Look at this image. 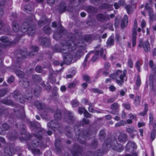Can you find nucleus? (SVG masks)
<instances>
[{
  "label": "nucleus",
  "instance_id": "obj_18",
  "mask_svg": "<svg viewBox=\"0 0 156 156\" xmlns=\"http://www.w3.org/2000/svg\"><path fill=\"white\" fill-rule=\"evenodd\" d=\"M137 28V25L134 24L133 30L132 33V45L133 47H135L136 44V37L137 34L136 31Z\"/></svg>",
  "mask_w": 156,
  "mask_h": 156
},
{
  "label": "nucleus",
  "instance_id": "obj_59",
  "mask_svg": "<svg viewBox=\"0 0 156 156\" xmlns=\"http://www.w3.org/2000/svg\"><path fill=\"white\" fill-rule=\"evenodd\" d=\"M104 153L102 150L96 151L94 153L93 156H102Z\"/></svg>",
  "mask_w": 156,
  "mask_h": 156
},
{
  "label": "nucleus",
  "instance_id": "obj_1",
  "mask_svg": "<svg viewBox=\"0 0 156 156\" xmlns=\"http://www.w3.org/2000/svg\"><path fill=\"white\" fill-rule=\"evenodd\" d=\"M31 18L29 22L26 21L23 23L21 27V31L22 32H27V34L30 36H33L35 33L36 26L34 24H30L28 23L32 21Z\"/></svg>",
  "mask_w": 156,
  "mask_h": 156
},
{
  "label": "nucleus",
  "instance_id": "obj_32",
  "mask_svg": "<svg viewBox=\"0 0 156 156\" xmlns=\"http://www.w3.org/2000/svg\"><path fill=\"white\" fill-rule=\"evenodd\" d=\"M87 11L89 13H95L98 12V9L92 6H88L86 8Z\"/></svg>",
  "mask_w": 156,
  "mask_h": 156
},
{
  "label": "nucleus",
  "instance_id": "obj_63",
  "mask_svg": "<svg viewBox=\"0 0 156 156\" xmlns=\"http://www.w3.org/2000/svg\"><path fill=\"white\" fill-rule=\"evenodd\" d=\"M8 90L6 88H4L0 90V97L5 95L8 92Z\"/></svg>",
  "mask_w": 156,
  "mask_h": 156
},
{
  "label": "nucleus",
  "instance_id": "obj_12",
  "mask_svg": "<svg viewBox=\"0 0 156 156\" xmlns=\"http://www.w3.org/2000/svg\"><path fill=\"white\" fill-rule=\"evenodd\" d=\"M96 130L95 127L90 126L89 128V130H84L82 131V136L83 138L86 139L89 136L92 134V132H96Z\"/></svg>",
  "mask_w": 156,
  "mask_h": 156
},
{
  "label": "nucleus",
  "instance_id": "obj_13",
  "mask_svg": "<svg viewBox=\"0 0 156 156\" xmlns=\"http://www.w3.org/2000/svg\"><path fill=\"white\" fill-rule=\"evenodd\" d=\"M80 126H84L83 123H82L81 122H77L74 126L76 136L77 139H79L81 134V131L79 128V127Z\"/></svg>",
  "mask_w": 156,
  "mask_h": 156
},
{
  "label": "nucleus",
  "instance_id": "obj_24",
  "mask_svg": "<svg viewBox=\"0 0 156 156\" xmlns=\"http://www.w3.org/2000/svg\"><path fill=\"white\" fill-rule=\"evenodd\" d=\"M138 46L140 47H143L145 51L147 52L149 50L150 45L149 42L147 41L144 42H140L138 45Z\"/></svg>",
  "mask_w": 156,
  "mask_h": 156
},
{
  "label": "nucleus",
  "instance_id": "obj_39",
  "mask_svg": "<svg viewBox=\"0 0 156 156\" xmlns=\"http://www.w3.org/2000/svg\"><path fill=\"white\" fill-rule=\"evenodd\" d=\"M34 106L39 110H43L45 107V105L44 103H41L38 101H36L34 103Z\"/></svg>",
  "mask_w": 156,
  "mask_h": 156
},
{
  "label": "nucleus",
  "instance_id": "obj_19",
  "mask_svg": "<svg viewBox=\"0 0 156 156\" xmlns=\"http://www.w3.org/2000/svg\"><path fill=\"white\" fill-rule=\"evenodd\" d=\"M19 81L20 85H22L25 88H27L30 86V83L29 79L27 77H23Z\"/></svg>",
  "mask_w": 156,
  "mask_h": 156
},
{
  "label": "nucleus",
  "instance_id": "obj_50",
  "mask_svg": "<svg viewBox=\"0 0 156 156\" xmlns=\"http://www.w3.org/2000/svg\"><path fill=\"white\" fill-rule=\"evenodd\" d=\"M2 103L7 105H11L12 106L15 105V104L13 101L10 99H4L2 100Z\"/></svg>",
  "mask_w": 156,
  "mask_h": 156
},
{
  "label": "nucleus",
  "instance_id": "obj_40",
  "mask_svg": "<svg viewBox=\"0 0 156 156\" xmlns=\"http://www.w3.org/2000/svg\"><path fill=\"white\" fill-rule=\"evenodd\" d=\"M54 116L56 120H59L62 118V112L61 110L59 109L57 110L54 115Z\"/></svg>",
  "mask_w": 156,
  "mask_h": 156
},
{
  "label": "nucleus",
  "instance_id": "obj_42",
  "mask_svg": "<svg viewBox=\"0 0 156 156\" xmlns=\"http://www.w3.org/2000/svg\"><path fill=\"white\" fill-rule=\"evenodd\" d=\"M32 79L35 83H38L42 80L41 77L38 75H34L32 76Z\"/></svg>",
  "mask_w": 156,
  "mask_h": 156
},
{
  "label": "nucleus",
  "instance_id": "obj_58",
  "mask_svg": "<svg viewBox=\"0 0 156 156\" xmlns=\"http://www.w3.org/2000/svg\"><path fill=\"white\" fill-rule=\"evenodd\" d=\"M114 39L112 37L110 36L108 40L107 44L108 46H112L114 44Z\"/></svg>",
  "mask_w": 156,
  "mask_h": 156
},
{
  "label": "nucleus",
  "instance_id": "obj_48",
  "mask_svg": "<svg viewBox=\"0 0 156 156\" xmlns=\"http://www.w3.org/2000/svg\"><path fill=\"white\" fill-rule=\"evenodd\" d=\"M66 131V135L68 137L71 138L73 136L72 131H71V128L69 126H66L65 128Z\"/></svg>",
  "mask_w": 156,
  "mask_h": 156
},
{
  "label": "nucleus",
  "instance_id": "obj_45",
  "mask_svg": "<svg viewBox=\"0 0 156 156\" xmlns=\"http://www.w3.org/2000/svg\"><path fill=\"white\" fill-rule=\"evenodd\" d=\"M41 92V87L38 86H37L34 90V93L35 97H38L40 95Z\"/></svg>",
  "mask_w": 156,
  "mask_h": 156
},
{
  "label": "nucleus",
  "instance_id": "obj_53",
  "mask_svg": "<svg viewBox=\"0 0 156 156\" xmlns=\"http://www.w3.org/2000/svg\"><path fill=\"white\" fill-rule=\"evenodd\" d=\"M43 30L44 32L48 34H50L51 32V28L48 26L44 27L43 28Z\"/></svg>",
  "mask_w": 156,
  "mask_h": 156
},
{
  "label": "nucleus",
  "instance_id": "obj_60",
  "mask_svg": "<svg viewBox=\"0 0 156 156\" xmlns=\"http://www.w3.org/2000/svg\"><path fill=\"white\" fill-rule=\"evenodd\" d=\"M145 108L144 112H142L140 113V115L144 116L146 115L147 114V112L148 111V105L147 104H145L144 105Z\"/></svg>",
  "mask_w": 156,
  "mask_h": 156
},
{
  "label": "nucleus",
  "instance_id": "obj_49",
  "mask_svg": "<svg viewBox=\"0 0 156 156\" xmlns=\"http://www.w3.org/2000/svg\"><path fill=\"white\" fill-rule=\"evenodd\" d=\"M85 0H69L70 4L74 6H77L81 3L84 2Z\"/></svg>",
  "mask_w": 156,
  "mask_h": 156
},
{
  "label": "nucleus",
  "instance_id": "obj_46",
  "mask_svg": "<svg viewBox=\"0 0 156 156\" xmlns=\"http://www.w3.org/2000/svg\"><path fill=\"white\" fill-rule=\"evenodd\" d=\"M154 76L153 74H151L149 76V84L152 87V89L154 92H155V90L154 89Z\"/></svg>",
  "mask_w": 156,
  "mask_h": 156
},
{
  "label": "nucleus",
  "instance_id": "obj_7",
  "mask_svg": "<svg viewBox=\"0 0 156 156\" xmlns=\"http://www.w3.org/2000/svg\"><path fill=\"white\" fill-rule=\"evenodd\" d=\"M22 37V35H20L19 37L15 39L12 41H10L8 37L5 36H2L0 38V41L4 43H7V45H13L18 42L19 41L20 38Z\"/></svg>",
  "mask_w": 156,
  "mask_h": 156
},
{
  "label": "nucleus",
  "instance_id": "obj_31",
  "mask_svg": "<svg viewBox=\"0 0 156 156\" xmlns=\"http://www.w3.org/2000/svg\"><path fill=\"white\" fill-rule=\"evenodd\" d=\"M112 148L113 149L117 151L118 152H121L123 149L122 145L121 144H119L116 141V143H115Z\"/></svg>",
  "mask_w": 156,
  "mask_h": 156
},
{
  "label": "nucleus",
  "instance_id": "obj_27",
  "mask_svg": "<svg viewBox=\"0 0 156 156\" xmlns=\"http://www.w3.org/2000/svg\"><path fill=\"white\" fill-rule=\"evenodd\" d=\"M23 61L16 59L11 66V69L13 70H17V69L20 68L21 66V63Z\"/></svg>",
  "mask_w": 156,
  "mask_h": 156
},
{
  "label": "nucleus",
  "instance_id": "obj_62",
  "mask_svg": "<svg viewBox=\"0 0 156 156\" xmlns=\"http://www.w3.org/2000/svg\"><path fill=\"white\" fill-rule=\"evenodd\" d=\"M119 105L117 103H114L111 106V108L113 110L116 111L119 108Z\"/></svg>",
  "mask_w": 156,
  "mask_h": 156
},
{
  "label": "nucleus",
  "instance_id": "obj_43",
  "mask_svg": "<svg viewBox=\"0 0 156 156\" xmlns=\"http://www.w3.org/2000/svg\"><path fill=\"white\" fill-rule=\"evenodd\" d=\"M13 71L16 73V75L20 78H22L24 77L25 75L24 72L21 70L19 69L15 70Z\"/></svg>",
  "mask_w": 156,
  "mask_h": 156
},
{
  "label": "nucleus",
  "instance_id": "obj_16",
  "mask_svg": "<svg viewBox=\"0 0 156 156\" xmlns=\"http://www.w3.org/2000/svg\"><path fill=\"white\" fill-rule=\"evenodd\" d=\"M57 10L60 13L66 11L67 10V6L66 3L64 2H61L58 5Z\"/></svg>",
  "mask_w": 156,
  "mask_h": 156
},
{
  "label": "nucleus",
  "instance_id": "obj_47",
  "mask_svg": "<svg viewBox=\"0 0 156 156\" xmlns=\"http://www.w3.org/2000/svg\"><path fill=\"white\" fill-rule=\"evenodd\" d=\"M106 136V134L105 130H101L99 133V138L101 141H104Z\"/></svg>",
  "mask_w": 156,
  "mask_h": 156
},
{
  "label": "nucleus",
  "instance_id": "obj_20",
  "mask_svg": "<svg viewBox=\"0 0 156 156\" xmlns=\"http://www.w3.org/2000/svg\"><path fill=\"white\" fill-rule=\"evenodd\" d=\"M50 22V19H48L45 16H44L42 19L38 21V23L39 26L42 27L44 24H49Z\"/></svg>",
  "mask_w": 156,
  "mask_h": 156
},
{
  "label": "nucleus",
  "instance_id": "obj_54",
  "mask_svg": "<svg viewBox=\"0 0 156 156\" xmlns=\"http://www.w3.org/2000/svg\"><path fill=\"white\" fill-rule=\"evenodd\" d=\"M83 51L82 50H77L75 56L77 59L80 58L83 54Z\"/></svg>",
  "mask_w": 156,
  "mask_h": 156
},
{
  "label": "nucleus",
  "instance_id": "obj_8",
  "mask_svg": "<svg viewBox=\"0 0 156 156\" xmlns=\"http://www.w3.org/2000/svg\"><path fill=\"white\" fill-rule=\"evenodd\" d=\"M82 148L75 144L73 145L71 151L74 156H83L80 152Z\"/></svg>",
  "mask_w": 156,
  "mask_h": 156
},
{
  "label": "nucleus",
  "instance_id": "obj_57",
  "mask_svg": "<svg viewBox=\"0 0 156 156\" xmlns=\"http://www.w3.org/2000/svg\"><path fill=\"white\" fill-rule=\"evenodd\" d=\"M68 116L69 119L72 122H73L75 121V119L72 113L71 112H68Z\"/></svg>",
  "mask_w": 156,
  "mask_h": 156
},
{
  "label": "nucleus",
  "instance_id": "obj_51",
  "mask_svg": "<svg viewBox=\"0 0 156 156\" xmlns=\"http://www.w3.org/2000/svg\"><path fill=\"white\" fill-rule=\"evenodd\" d=\"M77 47L84 50L86 48V44L82 41H79L77 43Z\"/></svg>",
  "mask_w": 156,
  "mask_h": 156
},
{
  "label": "nucleus",
  "instance_id": "obj_30",
  "mask_svg": "<svg viewBox=\"0 0 156 156\" xmlns=\"http://www.w3.org/2000/svg\"><path fill=\"white\" fill-rule=\"evenodd\" d=\"M57 88L56 87H54L53 88L51 96L55 101H58V94L57 91Z\"/></svg>",
  "mask_w": 156,
  "mask_h": 156
},
{
  "label": "nucleus",
  "instance_id": "obj_29",
  "mask_svg": "<svg viewBox=\"0 0 156 156\" xmlns=\"http://www.w3.org/2000/svg\"><path fill=\"white\" fill-rule=\"evenodd\" d=\"M148 5V4L147 3L145 5V7L149 13L150 19L151 20H153L154 17V16L153 14V11L152 10V8Z\"/></svg>",
  "mask_w": 156,
  "mask_h": 156
},
{
  "label": "nucleus",
  "instance_id": "obj_9",
  "mask_svg": "<svg viewBox=\"0 0 156 156\" xmlns=\"http://www.w3.org/2000/svg\"><path fill=\"white\" fill-rule=\"evenodd\" d=\"M30 126L36 132H41L43 131V129L41 127L39 123L37 122L32 121L30 122Z\"/></svg>",
  "mask_w": 156,
  "mask_h": 156
},
{
  "label": "nucleus",
  "instance_id": "obj_11",
  "mask_svg": "<svg viewBox=\"0 0 156 156\" xmlns=\"http://www.w3.org/2000/svg\"><path fill=\"white\" fill-rule=\"evenodd\" d=\"M57 120H52L47 124L48 127L51 129L55 131L56 129H58L61 127V126L56 122Z\"/></svg>",
  "mask_w": 156,
  "mask_h": 156
},
{
  "label": "nucleus",
  "instance_id": "obj_17",
  "mask_svg": "<svg viewBox=\"0 0 156 156\" xmlns=\"http://www.w3.org/2000/svg\"><path fill=\"white\" fill-rule=\"evenodd\" d=\"M115 143H116V139L114 135L108 138L105 141V143L107 146L110 145L112 147Z\"/></svg>",
  "mask_w": 156,
  "mask_h": 156
},
{
  "label": "nucleus",
  "instance_id": "obj_61",
  "mask_svg": "<svg viewBox=\"0 0 156 156\" xmlns=\"http://www.w3.org/2000/svg\"><path fill=\"white\" fill-rule=\"evenodd\" d=\"M156 125V124H155L153 126L154 129L152 130V131L151 135V138L152 140H153L155 138L156 130L155 128Z\"/></svg>",
  "mask_w": 156,
  "mask_h": 156
},
{
  "label": "nucleus",
  "instance_id": "obj_52",
  "mask_svg": "<svg viewBox=\"0 0 156 156\" xmlns=\"http://www.w3.org/2000/svg\"><path fill=\"white\" fill-rule=\"evenodd\" d=\"M98 141L96 139L94 140L91 144V147L92 148L95 149L97 148L98 146Z\"/></svg>",
  "mask_w": 156,
  "mask_h": 156
},
{
  "label": "nucleus",
  "instance_id": "obj_15",
  "mask_svg": "<svg viewBox=\"0 0 156 156\" xmlns=\"http://www.w3.org/2000/svg\"><path fill=\"white\" fill-rule=\"evenodd\" d=\"M63 62L65 64L69 65L70 64L73 60V56L70 53H68L62 56Z\"/></svg>",
  "mask_w": 156,
  "mask_h": 156
},
{
  "label": "nucleus",
  "instance_id": "obj_34",
  "mask_svg": "<svg viewBox=\"0 0 156 156\" xmlns=\"http://www.w3.org/2000/svg\"><path fill=\"white\" fill-rule=\"evenodd\" d=\"M113 5H109L108 3H104L102 4L100 6V8L101 9H106L108 10L112 9Z\"/></svg>",
  "mask_w": 156,
  "mask_h": 156
},
{
  "label": "nucleus",
  "instance_id": "obj_25",
  "mask_svg": "<svg viewBox=\"0 0 156 156\" xmlns=\"http://www.w3.org/2000/svg\"><path fill=\"white\" fill-rule=\"evenodd\" d=\"M10 29V27L9 26L5 25L3 23L2 21L0 20V30H3L4 32H6L7 33L9 34Z\"/></svg>",
  "mask_w": 156,
  "mask_h": 156
},
{
  "label": "nucleus",
  "instance_id": "obj_35",
  "mask_svg": "<svg viewBox=\"0 0 156 156\" xmlns=\"http://www.w3.org/2000/svg\"><path fill=\"white\" fill-rule=\"evenodd\" d=\"M9 128L10 126L7 124H2V127H0V134H3L4 131H7L9 130Z\"/></svg>",
  "mask_w": 156,
  "mask_h": 156
},
{
  "label": "nucleus",
  "instance_id": "obj_33",
  "mask_svg": "<svg viewBox=\"0 0 156 156\" xmlns=\"http://www.w3.org/2000/svg\"><path fill=\"white\" fill-rule=\"evenodd\" d=\"M128 23V17L126 15L124 16V18L121 20V28L122 29H123L125 27H126Z\"/></svg>",
  "mask_w": 156,
  "mask_h": 156
},
{
  "label": "nucleus",
  "instance_id": "obj_38",
  "mask_svg": "<svg viewBox=\"0 0 156 156\" xmlns=\"http://www.w3.org/2000/svg\"><path fill=\"white\" fill-rule=\"evenodd\" d=\"M127 72L126 70H124L123 74L120 75V78L121 80H116L117 83L120 85H122L123 82L124 78Z\"/></svg>",
  "mask_w": 156,
  "mask_h": 156
},
{
  "label": "nucleus",
  "instance_id": "obj_3",
  "mask_svg": "<svg viewBox=\"0 0 156 156\" xmlns=\"http://www.w3.org/2000/svg\"><path fill=\"white\" fill-rule=\"evenodd\" d=\"M28 55V52L26 49L17 50L14 54V57L16 59L22 61L27 58Z\"/></svg>",
  "mask_w": 156,
  "mask_h": 156
},
{
  "label": "nucleus",
  "instance_id": "obj_56",
  "mask_svg": "<svg viewBox=\"0 0 156 156\" xmlns=\"http://www.w3.org/2000/svg\"><path fill=\"white\" fill-rule=\"evenodd\" d=\"M5 2H4L0 1V18L2 17L4 13V11L2 6L4 5Z\"/></svg>",
  "mask_w": 156,
  "mask_h": 156
},
{
  "label": "nucleus",
  "instance_id": "obj_2",
  "mask_svg": "<svg viewBox=\"0 0 156 156\" xmlns=\"http://www.w3.org/2000/svg\"><path fill=\"white\" fill-rule=\"evenodd\" d=\"M52 26L53 27H58L54 35L55 39L57 40L58 38L61 37L63 35L66 33V30L62 27L60 22L57 25L56 22L54 21L52 23Z\"/></svg>",
  "mask_w": 156,
  "mask_h": 156
},
{
  "label": "nucleus",
  "instance_id": "obj_28",
  "mask_svg": "<svg viewBox=\"0 0 156 156\" xmlns=\"http://www.w3.org/2000/svg\"><path fill=\"white\" fill-rule=\"evenodd\" d=\"M128 136L126 133H120L118 137L119 141L121 143H124L127 140Z\"/></svg>",
  "mask_w": 156,
  "mask_h": 156
},
{
  "label": "nucleus",
  "instance_id": "obj_41",
  "mask_svg": "<svg viewBox=\"0 0 156 156\" xmlns=\"http://www.w3.org/2000/svg\"><path fill=\"white\" fill-rule=\"evenodd\" d=\"M95 36L94 35H86L84 37V40L87 42H90L94 39Z\"/></svg>",
  "mask_w": 156,
  "mask_h": 156
},
{
  "label": "nucleus",
  "instance_id": "obj_5",
  "mask_svg": "<svg viewBox=\"0 0 156 156\" xmlns=\"http://www.w3.org/2000/svg\"><path fill=\"white\" fill-rule=\"evenodd\" d=\"M60 143V140L58 138H56L55 144V150L56 151L60 154V156H71L67 153H66L64 154H62V151Z\"/></svg>",
  "mask_w": 156,
  "mask_h": 156
},
{
  "label": "nucleus",
  "instance_id": "obj_4",
  "mask_svg": "<svg viewBox=\"0 0 156 156\" xmlns=\"http://www.w3.org/2000/svg\"><path fill=\"white\" fill-rule=\"evenodd\" d=\"M53 51L54 52H60L64 55L68 53L69 51L68 47L67 45L61 43L60 45L56 44L52 48Z\"/></svg>",
  "mask_w": 156,
  "mask_h": 156
},
{
  "label": "nucleus",
  "instance_id": "obj_37",
  "mask_svg": "<svg viewBox=\"0 0 156 156\" xmlns=\"http://www.w3.org/2000/svg\"><path fill=\"white\" fill-rule=\"evenodd\" d=\"M12 149L8 147H5L4 149V154L5 156H12Z\"/></svg>",
  "mask_w": 156,
  "mask_h": 156
},
{
  "label": "nucleus",
  "instance_id": "obj_26",
  "mask_svg": "<svg viewBox=\"0 0 156 156\" xmlns=\"http://www.w3.org/2000/svg\"><path fill=\"white\" fill-rule=\"evenodd\" d=\"M104 52V50L103 48H101L100 51L97 50L96 51L95 53V55L93 56L91 60L92 62H95L98 58V55L100 53V55L102 56Z\"/></svg>",
  "mask_w": 156,
  "mask_h": 156
},
{
  "label": "nucleus",
  "instance_id": "obj_6",
  "mask_svg": "<svg viewBox=\"0 0 156 156\" xmlns=\"http://www.w3.org/2000/svg\"><path fill=\"white\" fill-rule=\"evenodd\" d=\"M13 98L14 99L21 103H24L26 100L25 97H24L18 90H16L12 93Z\"/></svg>",
  "mask_w": 156,
  "mask_h": 156
},
{
  "label": "nucleus",
  "instance_id": "obj_55",
  "mask_svg": "<svg viewBox=\"0 0 156 156\" xmlns=\"http://www.w3.org/2000/svg\"><path fill=\"white\" fill-rule=\"evenodd\" d=\"M122 71L118 70V71L117 72L116 74H111L109 76L112 79H115L117 78V75H119V74H122Z\"/></svg>",
  "mask_w": 156,
  "mask_h": 156
},
{
  "label": "nucleus",
  "instance_id": "obj_23",
  "mask_svg": "<svg viewBox=\"0 0 156 156\" xmlns=\"http://www.w3.org/2000/svg\"><path fill=\"white\" fill-rule=\"evenodd\" d=\"M39 41H41V44L45 46H48L50 44V40L46 37H40L38 38Z\"/></svg>",
  "mask_w": 156,
  "mask_h": 156
},
{
  "label": "nucleus",
  "instance_id": "obj_36",
  "mask_svg": "<svg viewBox=\"0 0 156 156\" xmlns=\"http://www.w3.org/2000/svg\"><path fill=\"white\" fill-rule=\"evenodd\" d=\"M67 45L68 47V48H70L72 50L76 49L77 47V44L74 42L71 41H68L67 43Z\"/></svg>",
  "mask_w": 156,
  "mask_h": 156
},
{
  "label": "nucleus",
  "instance_id": "obj_22",
  "mask_svg": "<svg viewBox=\"0 0 156 156\" xmlns=\"http://www.w3.org/2000/svg\"><path fill=\"white\" fill-rule=\"evenodd\" d=\"M97 18L99 21L103 22L107 20H110L108 16H105L102 13L98 14L96 16Z\"/></svg>",
  "mask_w": 156,
  "mask_h": 156
},
{
  "label": "nucleus",
  "instance_id": "obj_10",
  "mask_svg": "<svg viewBox=\"0 0 156 156\" xmlns=\"http://www.w3.org/2000/svg\"><path fill=\"white\" fill-rule=\"evenodd\" d=\"M34 136L36 137L32 141L31 145L34 147H37L39 144V141H41L42 139V136L39 134H34Z\"/></svg>",
  "mask_w": 156,
  "mask_h": 156
},
{
  "label": "nucleus",
  "instance_id": "obj_14",
  "mask_svg": "<svg viewBox=\"0 0 156 156\" xmlns=\"http://www.w3.org/2000/svg\"><path fill=\"white\" fill-rule=\"evenodd\" d=\"M14 112L18 117L23 118L25 116L23 109L22 107H16L14 109Z\"/></svg>",
  "mask_w": 156,
  "mask_h": 156
},
{
  "label": "nucleus",
  "instance_id": "obj_64",
  "mask_svg": "<svg viewBox=\"0 0 156 156\" xmlns=\"http://www.w3.org/2000/svg\"><path fill=\"white\" fill-rule=\"evenodd\" d=\"M32 153L35 155H39L41 154L40 151L37 149H32L31 150Z\"/></svg>",
  "mask_w": 156,
  "mask_h": 156
},
{
  "label": "nucleus",
  "instance_id": "obj_44",
  "mask_svg": "<svg viewBox=\"0 0 156 156\" xmlns=\"http://www.w3.org/2000/svg\"><path fill=\"white\" fill-rule=\"evenodd\" d=\"M12 25L13 30L15 32L18 31L20 29V26L18 23L16 22L13 21Z\"/></svg>",
  "mask_w": 156,
  "mask_h": 156
},
{
  "label": "nucleus",
  "instance_id": "obj_21",
  "mask_svg": "<svg viewBox=\"0 0 156 156\" xmlns=\"http://www.w3.org/2000/svg\"><path fill=\"white\" fill-rule=\"evenodd\" d=\"M136 148L135 144L133 142L129 141L126 146V151L128 152L132 151Z\"/></svg>",
  "mask_w": 156,
  "mask_h": 156
}]
</instances>
